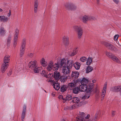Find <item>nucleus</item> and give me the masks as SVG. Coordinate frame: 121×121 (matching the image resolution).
I'll return each instance as SVG.
<instances>
[{"mask_svg": "<svg viewBox=\"0 0 121 121\" xmlns=\"http://www.w3.org/2000/svg\"><path fill=\"white\" fill-rule=\"evenodd\" d=\"M111 91L114 92H117V86H115L112 87L111 89Z\"/></svg>", "mask_w": 121, "mask_h": 121, "instance_id": "nucleus-38", "label": "nucleus"}, {"mask_svg": "<svg viewBox=\"0 0 121 121\" xmlns=\"http://www.w3.org/2000/svg\"><path fill=\"white\" fill-rule=\"evenodd\" d=\"M52 95L53 96H55V94L54 93H52Z\"/></svg>", "mask_w": 121, "mask_h": 121, "instance_id": "nucleus-64", "label": "nucleus"}, {"mask_svg": "<svg viewBox=\"0 0 121 121\" xmlns=\"http://www.w3.org/2000/svg\"><path fill=\"white\" fill-rule=\"evenodd\" d=\"M19 30L18 29H16V35H18L19 33Z\"/></svg>", "mask_w": 121, "mask_h": 121, "instance_id": "nucleus-51", "label": "nucleus"}, {"mask_svg": "<svg viewBox=\"0 0 121 121\" xmlns=\"http://www.w3.org/2000/svg\"><path fill=\"white\" fill-rule=\"evenodd\" d=\"M73 90V92L74 93L76 94H78V92H79V91H82L80 89V86L79 88L78 87L76 88L75 87Z\"/></svg>", "mask_w": 121, "mask_h": 121, "instance_id": "nucleus-27", "label": "nucleus"}, {"mask_svg": "<svg viewBox=\"0 0 121 121\" xmlns=\"http://www.w3.org/2000/svg\"><path fill=\"white\" fill-rule=\"evenodd\" d=\"M5 33V30L3 27H1L0 29V35L1 36L4 35Z\"/></svg>", "mask_w": 121, "mask_h": 121, "instance_id": "nucleus-35", "label": "nucleus"}, {"mask_svg": "<svg viewBox=\"0 0 121 121\" xmlns=\"http://www.w3.org/2000/svg\"><path fill=\"white\" fill-rule=\"evenodd\" d=\"M76 54V51H73L72 52H69L68 53L69 55L70 56H72L75 55Z\"/></svg>", "mask_w": 121, "mask_h": 121, "instance_id": "nucleus-39", "label": "nucleus"}, {"mask_svg": "<svg viewBox=\"0 0 121 121\" xmlns=\"http://www.w3.org/2000/svg\"><path fill=\"white\" fill-rule=\"evenodd\" d=\"M67 78V76H62L60 78V81L61 82H64L66 81Z\"/></svg>", "mask_w": 121, "mask_h": 121, "instance_id": "nucleus-30", "label": "nucleus"}, {"mask_svg": "<svg viewBox=\"0 0 121 121\" xmlns=\"http://www.w3.org/2000/svg\"><path fill=\"white\" fill-rule=\"evenodd\" d=\"M67 86L66 85H62L60 88V91L61 92H63L65 91L67 88Z\"/></svg>", "mask_w": 121, "mask_h": 121, "instance_id": "nucleus-28", "label": "nucleus"}, {"mask_svg": "<svg viewBox=\"0 0 121 121\" xmlns=\"http://www.w3.org/2000/svg\"><path fill=\"white\" fill-rule=\"evenodd\" d=\"M87 60V58L85 56L81 57L80 59V60L81 62H84L86 61Z\"/></svg>", "mask_w": 121, "mask_h": 121, "instance_id": "nucleus-40", "label": "nucleus"}, {"mask_svg": "<svg viewBox=\"0 0 121 121\" xmlns=\"http://www.w3.org/2000/svg\"><path fill=\"white\" fill-rule=\"evenodd\" d=\"M3 11V9L0 8V12H2Z\"/></svg>", "mask_w": 121, "mask_h": 121, "instance_id": "nucleus-63", "label": "nucleus"}, {"mask_svg": "<svg viewBox=\"0 0 121 121\" xmlns=\"http://www.w3.org/2000/svg\"><path fill=\"white\" fill-rule=\"evenodd\" d=\"M41 69V67H38L37 65H36L35 67L33 68L32 69H33L34 72L36 73H39Z\"/></svg>", "mask_w": 121, "mask_h": 121, "instance_id": "nucleus-17", "label": "nucleus"}, {"mask_svg": "<svg viewBox=\"0 0 121 121\" xmlns=\"http://www.w3.org/2000/svg\"><path fill=\"white\" fill-rule=\"evenodd\" d=\"M62 69V72L64 75H68L69 73L70 69L66 66H61Z\"/></svg>", "mask_w": 121, "mask_h": 121, "instance_id": "nucleus-7", "label": "nucleus"}, {"mask_svg": "<svg viewBox=\"0 0 121 121\" xmlns=\"http://www.w3.org/2000/svg\"><path fill=\"white\" fill-rule=\"evenodd\" d=\"M8 67V64L3 63L2 65L0 71L1 72L4 73L7 68Z\"/></svg>", "mask_w": 121, "mask_h": 121, "instance_id": "nucleus-14", "label": "nucleus"}, {"mask_svg": "<svg viewBox=\"0 0 121 121\" xmlns=\"http://www.w3.org/2000/svg\"><path fill=\"white\" fill-rule=\"evenodd\" d=\"M85 115L84 117H83V118L85 120V121H86L85 119H88L90 117V116L89 114H87L86 116L85 117Z\"/></svg>", "mask_w": 121, "mask_h": 121, "instance_id": "nucleus-42", "label": "nucleus"}, {"mask_svg": "<svg viewBox=\"0 0 121 121\" xmlns=\"http://www.w3.org/2000/svg\"><path fill=\"white\" fill-rule=\"evenodd\" d=\"M11 37L10 36H9V37L7 40V42L9 43V42L11 40Z\"/></svg>", "mask_w": 121, "mask_h": 121, "instance_id": "nucleus-53", "label": "nucleus"}, {"mask_svg": "<svg viewBox=\"0 0 121 121\" xmlns=\"http://www.w3.org/2000/svg\"><path fill=\"white\" fill-rule=\"evenodd\" d=\"M66 99H65V98H63V99H62L63 100V103H65V102Z\"/></svg>", "mask_w": 121, "mask_h": 121, "instance_id": "nucleus-60", "label": "nucleus"}, {"mask_svg": "<svg viewBox=\"0 0 121 121\" xmlns=\"http://www.w3.org/2000/svg\"><path fill=\"white\" fill-rule=\"evenodd\" d=\"M100 97V95L99 94L97 93V94L95 95V98L96 99H98Z\"/></svg>", "mask_w": 121, "mask_h": 121, "instance_id": "nucleus-48", "label": "nucleus"}, {"mask_svg": "<svg viewBox=\"0 0 121 121\" xmlns=\"http://www.w3.org/2000/svg\"><path fill=\"white\" fill-rule=\"evenodd\" d=\"M77 31L78 37L79 39H80L81 38L82 35L83 30L81 28V29H80L79 30H78Z\"/></svg>", "mask_w": 121, "mask_h": 121, "instance_id": "nucleus-23", "label": "nucleus"}, {"mask_svg": "<svg viewBox=\"0 0 121 121\" xmlns=\"http://www.w3.org/2000/svg\"><path fill=\"white\" fill-rule=\"evenodd\" d=\"M11 74V72H9V73H7V75L9 76Z\"/></svg>", "mask_w": 121, "mask_h": 121, "instance_id": "nucleus-59", "label": "nucleus"}, {"mask_svg": "<svg viewBox=\"0 0 121 121\" xmlns=\"http://www.w3.org/2000/svg\"><path fill=\"white\" fill-rule=\"evenodd\" d=\"M64 6L68 9H74L76 7L75 5L71 3H66L64 4Z\"/></svg>", "mask_w": 121, "mask_h": 121, "instance_id": "nucleus-4", "label": "nucleus"}, {"mask_svg": "<svg viewBox=\"0 0 121 121\" xmlns=\"http://www.w3.org/2000/svg\"><path fill=\"white\" fill-rule=\"evenodd\" d=\"M78 47H77L75 48L74 49V50L75 51H76V52L78 50Z\"/></svg>", "mask_w": 121, "mask_h": 121, "instance_id": "nucleus-58", "label": "nucleus"}, {"mask_svg": "<svg viewBox=\"0 0 121 121\" xmlns=\"http://www.w3.org/2000/svg\"><path fill=\"white\" fill-rule=\"evenodd\" d=\"M72 98V95H68L66 97V99L68 100H70Z\"/></svg>", "mask_w": 121, "mask_h": 121, "instance_id": "nucleus-41", "label": "nucleus"}, {"mask_svg": "<svg viewBox=\"0 0 121 121\" xmlns=\"http://www.w3.org/2000/svg\"><path fill=\"white\" fill-rule=\"evenodd\" d=\"M117 86V92L121 91V85L118 86Z\"/></svg>", "mask_w": 121, "mask_h": 121, "instance_id": "nucleus-44", "label": "nucleus"}, {"mask_svg": "<svg viewBox=\"0 0 121 121\" xmlns=\"http://www.w3.org/2000/svg\"><path fill=\"white\" fill-rule=\"evenodd\" d=\"M58 98L59 99H63V96L62 95H60L58 97Z\"/></svg>", "mask_w": 121, "mask_h": 121, "instance_id": "nucleus-57", "label": "nucleus"}, {"mask_svg": "<svg viewBox=\"0 0 121 121\" xmlns=\"http://www.w3.org/2000/svg\"><path fill=\"white\" fill-rule=\"evenodd\" d=\"M62 40L63 43L65 44L66 46L69 44V37L68 36H64Z\"/></svg>", "mask_w": 121, "mask_h": 121, "instance_id": "nucleus-15", "label": "nucleus"}, {"mask_svg": "<svg viewBox=\"0 0 121 121\" xmlns=\"http://www.w3.org/2000/svg\"><path fill=\"white\" fill-rule=\"evenodd\" d=\"M100 110L97 111L95 115V118H97L98 117V116L100 115Z\"/></svg>", "mask_w": 121, "mask_h": 121, "instance_id": "nucleus-43", "label": "nucleus"}, {"mask_svg": "<svg viewBox=\"0 0 121 121\" xmlns=\"http://www.w3.org/2000/svg\"><path fill=\"white\" fill-rule=\"evenodd\" d=\"M80 101L79 99L77 97H74L73 98L72 101L73 103H78Z\"/></svg>", "mask_w": 121, "mask_h": 121, "instance_id": "nucleus-33", "label": "nucleus"}, {"mask_svg": "<svg viewBox=\"0 0 121 121\" xmlns=\"http://www.w3.org/2000/svg\"><path fill=\"white\" fill-rule=\"evenodd\" d=\"M40 63L44 67L48 65L47 62L45 61V59L43 58H42L41 60Z\"/></svg>", "mask_w": 121, "mask_h": 121, "instance_id": "nucleus-21", "label": "nucleus"}, {"mask_svg": "<svg viewBox=\"0 0 121 121\" xmlns=\"http://www.w3.org/2000/svg\"><path fill=\"white\" fill-rule=\"evenodd\" d=\"M93 69V68L90 66H88L86 69V73H88L91 71Z\"/></svg>", "mask_w": 121, "mask_h": 121, "instance_id": "nucleus-29", "label": "nucleus"}, {"mask_svg": "<svg viewBox=\"0 0 121 121\" xmlns=\"http://www.w3.org/2000/svg\"><path fill=\"white\" fill-rule=\"evenodd\" d=\"M10 56L9 55H6L4 58L3 63L8 64L10 61Z\"/></svg>", "mask_w": 121, "mask_h": 121, "instance_id": "nucleus-20", "label": "nucleus"}, {"mask_svg": "<svg viewBox=\"0 0 121 121\" xmlns=\"http://www.w3.org/2000/svg\"><path fill=\"white\" fill-rule=\"evenodd\" d=\"M70 109H73L75 108V104H73L72 106H70Z\"/></svg>", "mask_w": 121, "mask_h": 121, "instance_id": "nucleus-46", "label": "nucleus"}, {"mask_svg": "<svg viewBox=\"0 0 121 121\" xmlns=\"http://www.w3.org/2000/svg\"><path fill=\"white\" fill-rule=\"evenodd\" d=\"M115 111H112V116H114L115 114Z\"/></svg>", "mask_w": 121, "mask_h": 121, "instance_id": "nucleus-54", "label": "nucleus"}, {"mask_svg": "<svg viewBox=\"0 0 121 121\" xmlns=\"http://www.w3.org/2000/svg\"><path fill=\"white\" fill-rule=\"evenodd\" d=\"M118 37V35H115L114 37V39L115 40H116L117 39Z\"/></svg>", "mask_w": 121, "mask_h": 121, "instance_id": "nucleus-49", "label": "nucleus"}, {"mask_svg": "<svg viewBox=\"0 0 121 121\" xmlns=\"http://www.w3.org/2000/svg\"><path fill=\"white\" fill-rule=\"evenodd\" d=\"M46 74V72L45 70H43L41 73V74L44 76H45Z\"/></svg>", "mask_w": 121, "mask_h": 121, "instance_id": "nucleus-47", "label": "nucleus"}, {"mask_svg": "<svg viewBox=\"0 0 121 121\" xmlns=\"http://www.w3.org/2000/svg\"><path fill=\"white\" fill-rule=\"evenodd\" d=\"M9 18L8 17H5L4 16H1L0 20L4 22H6L8 21Z\"/></svg>", "mask_w": 121, "mask_h": 121, "instance_id": "nucleus-25", "label": "nucleus"}, {"mask_svg": "<svg viewBox=\"0 0 121 121\" xmlns=\"http://www.w3.org/2000/svg\"><path fill=\"white\" fill-rule=\"evenodd\" d=\"M95 18V17L93 16L84 15L82 18V21L84 23H86L88 21L94 20Z\"/></svg>", "mask_w": 121, "mask_h": 121, "instance_id": "nucleus-5", "label": "nucleus"}, {"mask_svg": "<svg viewBox=\"0 0 121 121\" xmlns=\"http://www.w3.org/2000/svg\"><path fill=\"white\" fill-rule=\"evenodd\" d=\"M11 15V12L10 10H9V12L7 14V16L9 17Z\"/></svg>", "mask_w": 121, "mask_h": 121, "instance_id": "nucleus-56", "label": "nucleus"}, {"mask_svg": "<svg viewBox=\"0 0 121 121\" xmlns=\"http://www.w3.org/2000/svg\"><path fill=\"white\" fill-rule=\"evenodd\" d=\"M39 2L38 0H35L34 4V12L36 13L38 11Z\"/></svg>", "mask_w": 121, "mask_h": 121, "instance_id": "nucleus-13", "label": "nucleus"}, {"mask_svg": "<svg viewBox=\"0 0 121 121\" xmlns=\"http://www.w3.org/2000/svg\"><path fill=\"white\" fill-rule=\"evenodd\" d=\"M53 64V62L52 60L50 61L49 62L48 65L47 69L48 71H50L49 73H53L52 66Z\"/></svg>", "mask_w": 121, "mask_h": 121, "instance_id": "nucleus-11", "label": "nucleus"}, {"mask_svg": "<svg viewBox=\"0 0 121 121\" xmlns=\"http://www.w3.org/2000/svg\"><path fill=\"white\" fill-rule=\"evenodd\" d=\"M113 1L115 3L118 4L119 3V0H113Z\"/></svg>", "mask_w": 121, "mask_h": 121, "instance_id": "nucleus-55", "label": "nucleus"}, {"mask_svg": "<svg viewBox=\"0 0 121 121\" xmlns=\"http://www.w3.org/2000/svg\"><path fill=\"white\" fill-rule=\"evenodd\" d=\"M53 74L52 73H49L48 74V77L50 78H54L56 80H58L59 79L60 77V74L59 72H58L55 71L54 72Z\"/></svg>", "mask_w": 121, "mask_h": 121, "instance_id": "nucleus-3", "label": "nucleus"}, {"mask_svg": "<svg viewBox=\"0 0 121 121\" xmlns=\"http://www.w3.org/2000/svg\"><path fill=\"white\" fill-rule=\"evenodd\" d=\"M34 54V53H30L28 54V56L30 57H32Z\"/></svg>", "mask_w": 121, "mask_h": 121, "instance_id": "nucleus-50", "label": "nucleus"}, {"mask_svg": "<svg viewBox=\"0 0 121 121\" xmlns=\"http://www.w3.org/2000/svg\"><path fill=\"white\" fill-rule=\"evenodd\" d=\"M28 65L29 67L32 69L36 65H37V61L36 60H31L29 62Z\"/></svg>", "mask_w": 121, "mask_h": 121, "instance_id": "nucleus-9", "label": "nucleus"}, {"mask_svg": "<svg viewBox=\"0 0 121 121\" xmlns=\"http://www.w3.org/2000/svg\"><path fill=\"white\" fill-rule=\"evenodd\" d=\"M76 86L75 83H70L68 84L67 87L70 90H73Z\"/></svg>", "mask_w": 121, "mask_h": 121, "instance_id": "nucleus-19", "label": "nucleus"}, {"mask_svg": "<svg viewBox=\"0 0 121 121\" xmlns=\"http://www.w3.org/2000/svg\"><path fill=\"white\" fill-rule=\"evenodd\" d=\"M26 106L25 105L23 106V111L22 113L21 117V120L24 121V120L26 115Z\"/></svg>", "mask_w": 121, "mask_h": 121, "instance_id": "nucleus-10", "label": "nucleus"}, {"mask_svg": "<svg viewBox=\"0 0 121 121\" xmlns=\"http://www.w3.org/2000/svg\"><path fill=\"white\" fill-rule=\"evenodd\" d=\"M106 55L108 56L111 59L112 57L113 56V55L112 53L110 52H106L105 53Z\"/></svg>", "mask_w": 121, "mask_h": 121, "instance_id": "nucleus-36", "label": "nucleus"}, {"mask_svg": "<svg viewBox=\"0 0 121 121\" xmlns=\"http://www.w3.org/2000/svg\"><path fill=\"white\" fill-rule=\"evenodd\" d=\"M18 35H16V40L18 38Z\"/></svg>", "mask_w": 121, "mask_h": 121, "instance_id": "nucleus-62", "label": "nucleus"}, {"mask_svg": "<svg viewBox=\"0 0 121 121\" xmlns=\"http://www.w3.org/2000/svg\"><path fill=\"white\" fill-rule=\"evenodd\" d=\"M73 63V61L72 60H69L67 59H63L61 60L60 65V66H65L71 69Z\"/></svg>", "mask_w": 121, "mask_h": 121, "instance_id": "nucleus-2", "label": "nucleus"}, {"mask_svg": "<svg viewBox=\"0 0 121 121\" xmlns=\"http://www.w3.org/2000/svg\"><path fill=\"white\" fill-rule=\"evenodd\" d=\"M80 65V63L78 62L75 63L73 64L74 67L77 70H78L79 69Z\"/></svg>", "mask_w": 121, "mask_h": 121, "instance_id": "nucleus-24", "label": "nucleus"}, {"mask_svg": "<svg viewBox=\"0 0 121 121\" xmlns=\"http://www.w3.org/2000/svg\"><path fill=\"white\" fill-rule=\"evenodd\" d=\"M111 59L114 61L120 64L121 63L120 60L114 55H113Z\"/></svg>", "mask_w": 121, "mask_h": 121, "instance_id": "nucleus-22", "label": "nucleus"}, {"mask_svg": "<svg viewBox=\"0 0 121 121\" xmlns=\"http://www.w3.org/2000/svg\"><path fill=\"white\" fill-rule=\"evenodd\" d=\"M59 67V66L58 63H56L54 65H53L52 66V70L53 72H55V71H56Z\"/></svg>", "mask_w": 121, "mask_h": 121, "instance_id": "nucleus-18", "label": "nucleus"}, {"mask_svg": "<svg viewBox=\"0 0 121 121\" xmlns=\"http://www.w3.org/2000/svg\"><path fill=\"white\" fill-rule=\"evenodd\" d=\"M26 49V46L21 45L20 48V56H22L24 55Z\"/></svg>", "mask_w": 121, "mask_h": 121, "instance_id": "nucleus-16", "label": "nucleus"}, {"mask_svg": "<svg viewBox=\"0 0 121 121\" xmlns=\"http://www.w3.org/2000/svg\"><path fill=\"white\" fill-rule=\"evenodd\" d=\"M70 106H66V107H65L64 108V109L65 110H70Z\"/></svg>", "mask_w": 121, "mask_h": 121, "instance_id": "nucleus-52", "label": "nucleus"}, {"mask_svg": "<svg viewBox=\"0 0 121 121\" xmlns=\"http://www.w3.org/2000/svg\"><path fill=\"white\" fill-rule=\"evenodd\" d=\"M73 29L76 31H78V30H79L80 29L82 28L80 26L77 25H74L73 26Z\"/></svg>", "mask_w": 121, "mask_h": 121, "instance_id": "nucleus-31", "label": "nucleus"}, {"mask_svg": "<svg viewBox=\"0 0 121 121\" xmlns=\"http://www.w3.org/2000/svg\"><path fill=\"white\" fill-rule=\"evenodd\" d=\"M107 83L105 82L104 85L103 90L102 91V93L101 95V100H102L104 98L105 96L106 90Z\"/></svg>", "mask_w": 121, "mask_h": 121, "instance_id": "nucleus-8", "label": "nucleus"}, {"mask_svg": "<svg viewBox=\"0 0 121 121\" xmlns=\"http://www.w3.org/2000/svg\"><path fill=\"white\" fill-rule=\"evenodd\" d=\"M87 94H85V95L82 97V99H87L89 98L90 96V94L91 92H87Z\"/></svg>", "mask_w": 121, "mask_h": 121, "instance_id": "nucleus-32", "label": "nucleus"}, {"mask_svg": "<svg viewBox=\"0 0 121 121\" xmlns=\"http://www.w3.org/2000/svg\"><path fill=\"white\" fill-rule=\"evenodd\" d=\"M81 83L80 88L82 92L86 91L87 92H89L93 91L94 84L93 83H89L87 79L83 78L81 81Z\"/></svg>", "mask_w": 121, "mask_h": 121, "instance_id": "nucleus-1", "label": "nucleus"}, {"mask_svg": "<svg viewBox=\"0 0 121 121\" xmlns=\"http://www.w3.org/2000/svg\"><path fill=\"white\" fill-rule=\"evenodd\" d=\"M49 81L50 82V80H49ZM51 82L53 83V88L56 90L57 91L60 88V86L58 82H55L53 80H51Z\"/></svg>", "mask_w": 121, "mask_h": 121, "instance_id": "nucleus-12", "label": "nucleus"}, {"mask_svg": "<svg viewBox=\"0 0 121 121\" xmlns=\"http://www.w3.org/2000/svg\"><path fill=\"white\" fill-rule=\"evenodd\" d=\"M104 45L109 49L112 52H116L117 51V49L112 44L106 43Z\"/></svg>", "mask_w": 121, "mask_h": 121, "instance_id": "nucleus-6", "label": "nucleus"}, {"mask_svg": "<svg viewBox=\"0 0 121 121\" xmlns=\"http://www.w3.org/2000/svg\"><path fill=\"white\" fill-rule=\"evenodd\" d=\"M86 63L87 65H90L92 61V59L91 57H89L86 60Z\"/></svg>", "mask_w": 121, "mask_h": 121, "instance_id": "nucleus-34", "label": "nucleus"}, {"mask_svg": "<svg viewBox=\"0 0 121 121\" xmlns=\"http://www.w3.org/2000/svg\"><path fill=\"white\" fill-rule=\"evenodd\" d=\"M79 74V73L78 72L76 71L73 72L71 74V76L72 77L77 78L78 77Z\"/></svg>", "mask_w": 121, "mask_h": 121, "instance_id": "nucleus-26", "label": "nucleus"}, {"mask_svg": "<svg viewBox=\"0 0 121 121\" xmlns=\"http://www.w3.org/2000/svg\"><path fill=\"white\" fill-rule=\"evenodd\" d=\"M96 82V80H93L92 81V82L93 83H95Z\"/></svg>", "mask_w": 121, "mask_h": 121, "instance_id": "nucleus-61", "label": "nucleus"}, {"mask_svg": "<svg viewBox=\"0 0 121 121\" xmlns=\"http://www.w3.org/2000/svg\"><path fill=\"white\" fill-rule=\"evenodd\" d=\"M97 118H95H95H94L93 119H92L90 118V119L88 120L87 121H97Z\"/></svg>", "mask_w": 121, "mask_h": 121, "instance_id": "nucleus-45", "label": "nucleus"}, {"mask_svg": "<svg viewBox=\"0 0 121 121\" xmlns=\"http://www.w3.org/2000/svg\"><path fill=\"white\" fill-rule=\"evenodd\" d=\"M26 39L25 38H23L22 41L21 45L25 46L26 44Z\"/></svg>", "mask_w": 121, "mask_h": 121, "instance_id": "nucleus-37", "label": "nucleus"}]
</instances>
